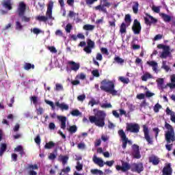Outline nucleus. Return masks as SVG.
Returning <instances> with one entry per match:
<instances>
[{"label":"nucleus","instance_id":"obj_28","mask_svg":"<svg viewBox=\"0 0 175 175\" xmlns=\"http://www.w3.org/2000/svg\"><path fill=\"white\" fill-rule=\"evenodd\" d=\"M142 81H147L148 79H152V75L148 72L145 73L141 77Z\"/></svg>","mask_w":175,"mask_h":175},{"label":"nucleus","instance_id":"obj_29","mask_svg":"<svg viewBox=\"0 0 175 175\" xmlns=\"http://www.w3.org/2000/svg\"><path fill=\"white\" fill-rule=\"evenodd\" d=\"M36 20L40 22L42 21L43 23H46L47 21L49 20V18L44 16H38L36 17Z\"/></svg>","mask_w":175,"mask_h":175},{"label":"nucleus","instance_id":"obj_5","mask_svg":"<svg viewBox=\"0 0 175 175\" xmlns=\"http://www.w3.org/2000/svg\"><path fill=\"white\" fill-rule=\"evenodd\" d=\"M125 23H122L120 27V33H126V27L131 25V23L132 22V19L131 18V15L129 14H126L124 17Z\"/></svg>","mask_w":175,"mask_h":175},{"label":"nucleus","instance_id":"obj_31","mask_svg":"<svg viewBox=\"0 0 175 175\" xmlns=\"http://www.w3.org/2000/svg\"><path fill=\"white\" fill-rule=\"evenodd\" d=\"M55 146V143H54L53 141H51L45 144L44 148H46V150H51V148Z\"/></svg>","mask_w":175,"mask_h":175},{"label":"nucleus","instance_id":"obj_7","mask_svg":"<svg viewBox=\"0 0 175 175\" xmlns=\"http://www.w3.org/2000/svg\"><path fill=\"white\" fill-rule=\"evenodd\" d=\"M142 128L145 140H146L148 144H152V143H154V141L152 140V137L150 135V130L148 129V126L146 124H144L142 126Z\"/></svg>","mask_w":175,"mask_h":175},{"label":"nucleus","instance_id":"obj_3","mask_svg":"<svg viewBox=\"0 0 175 175\" xmlns=\"http://www.w3.org/2000/svg\"><path fill=\"white\" fill-rule=\"evenodd\" d=\"M166 131H165V139L167 143H173L175 142V132L174 127L172 124L165 122L164 125Z\"/></svg>","mask_w":175,"mask_h":175},{"label":"nucleus","instance_id":"obj_33","mask_svg":"<svg viewBox=\"0 0 175 175\" xmlns=\"http://www.w3.org/2000/svg\"><path fill=\"white\" fill-rule=\"evenodd\" d=\"M114 62H116V64H120V65H122L124 62H125V60L120 57V56H116L114 57Z\"/></svg>","mask_w":175,"mask_h":175},{"label":"nucleus","instance_id":"obj_41","mask_svg":"<svg viewBox=\"0 0 175 175\" xmlns=\"http://www.w3.org/2000/svg\"><path fill=\"white\" fill-rule=\"evenodd\" d=\"M160 109H162V105H159V103H157L154 105L153 110H154V113H159Z\"/></svg>","mask_w":175,"mask_h":175},{"label":"nucleus","instance_id":"obj_50","mask_svg":"<svg viewBox=\"0 0 175 175\" xmlns=\"http://www.w3.org/2000/svg\"><path fill=\"white\" fill-rule=\"evenodd\" d=\"M161 68L164 69L165 72H169V70H170V68H169V66L166 65V62H163V65Z\"/></svg>","mask_w":175,"mask_h":175},{"label":"nucleus","instance_id":"obj_60","mask_svg":"<svg viewBox=\"0 0 175 175\" xmlns=\"http://www.w3.org/2000/svg\"><path fill=\"white\" fill-rule=\"evenodd\" d=\"M100 51L103 54H105V55H109V51L107 48H101Z\"/></svg>","mask_w":175,"mask_h":175},{"label":"nucleus","instance_id":"obj_6","mask_svg":"<svg viewBox=\"0 0 175 175\" xmlns=\"http://www.w3.org/2000/svg\"><path fill=\"white\" fill-rule=\"evenodd\" d=\"M126 131L131 133H139L140 126L137 123H126Z\"/></svg>","mask_w":175,"mask_h":175},{"label":"nucleus","instance_id":"obj_44","mask_svg":"<svg viewBox=\"0 0 175 175\" xmlns=\"http://www.w3.org/2000/svg\"><path fill=\"white\" fill-rule=\"evenodd\" d=\"M68 159H69V157L68 156H63L61 159L62 165H66V163H68Z\"/></svg>","mask_w":175,"mask_h":175},{"label":"nucleus","instance_id":"obj_37","mask_svg":"<svg viewBox=\"0 0 175 175\" xmlns=\"http://www.w3.org/2000/svg\"><path fill=\"white\" fill-rule=\"evenodd\" d=\"M70 172V167L68 166L66 168L62 170L59 175H65L66 173H69Z\"/></svg>","mask_w":175,"mask_h":175},{"label":"nucleus","instance_id":"obj_15","mask_svg":"<svg viewBox=\"0 0 175 175\" xmlns=\"http://www.w3.org/2000/svg\"><path fill=\"white\" fill-rule=\"evenodd\" d=\"M133 148V156L135 159H140L142 158V155L140 154V150H139V146L137 144H134L132 146Z\"/></svg>","mask_w":175,"mask_h":175},{"label":"nucleus","instance_id":"obj_20","mask_svg":"<svg viewBox=\"0 0 175 175\" xmlns=\"http://www.w3.org/2000/svg\"><path fill=\"white\" fill-rule=\"evenodd\" d=\"M68 65H71L70 69L71 70H74V72H77V70L80 69V64L76 63L73 61L68 62Z\"/></svg>","mask_w":175,"mask_h":175},{"label":"nucleus","instance_id":"obj_17","mask_svg":"<svg viewBox=\"0 0 175 175\" xmlns=\"http://www.w3.org/2000/svg\"><path fill=\"white\" fill-rule=\"evenodd\" d=\"M57 118L59 121L61 122L60 128L62 129H66V116H57Z\"/></svg>","mask_w":175,"mask_h":175},{"label":"nucleus","instance_id":"obj_2","mask_svg":"<svg viewBox=\"0 0 175 175\" xmlns=\"http://www.w3.org/2000/svg\"><path fill=\"white\" fill-rule=\"evenodd\" d=\"M101 86L100 87L102 91L105 92H109L113 96L118 95V92L114 90V82L113 81H109L107 79H104L100 82Z\"/></svg>","mask_w":175,"mask_h":175},{"label":"nucleus","instance_id":"obj_25","mask_svg":"<svg viewBox=\"0 0 175 175\" xmlns=\"http://www.w3.org/2000/svg\"><path fill=\"white\" fill-rule=\"evenodd\" d=\"M147 64L149 65V66H152V70H154V72H157V70H158V63H157V62H147Z\"/></svg>","mask_w":175,"mask_h":175},{"label":"nucleus","instance_id":"obj_27","mask_svg":"<svg viewBox=\"0 0 175 175\" xmlns=\"http://www.w3.org/2000/svg\"><path fill=\"white\" fill-rule=\"evenodd\" d=\"M25 70H29L30 69H35V65L31 63H25L23 66Z\"/></svg>","mask_w":175,"mask_h":175},{"label":"nucleus","instance_id":"obj_40","mask_svg":"<svg viewBox=\"0 0 175 175\" xmlns=\"http://www.w3.org/2000/svg\"><path fill=\"white\" fill-rule=\"evenodd\" d=\"M27 169L28 170H38V169H39V167H38L37 164H30L28 165Z\"/></svg>","mask_w":175,"mask_h":175},{"label":"nucleus","instance_id":"obj_21","mask_svg":"<svg viewBox=\"0 0 175 175\" xmlns=\"http://www.w3.org/2000/svg\"><path fill=\"white\" fill-rule=\"evenodd\" d=\"M170 55H172V53L170 52V46H168V49L167 48L161 53L160 58L166 59Z\"/></svg>","mask_w":175,"mask_h":175},{"label":"nucleus","instance_id":"obj_39","mask_svg":"<svg viewBox=\"0 0 175 175\" xmlns=\"http://www.w3.org/2000/svg\"><path fill=\"white\" fill-rule=\"evenodd\" d=\"M71 116H73V117H79V116H80L81 114V113H80V111H79V109H75V110H72L70 112Z\"/></svg>","mask_w":175,"mask_h":175},{"label":"nucleus","instance_id":"obj_57","mask_svg":"<svg viewBox=\"0 0 175 175\" xmlns=\"http://www.w3.org/2000/svg\"><path fill=\"white\" fill-rule=\"evenodd\" d=\"M56 36H61L62 38L64 37V33L60 29H57L55 31Z\"/></svg>","mask_w":175,"mask_h":175},{"label":"nucleus","instance_id":"obj_48","mask_svg":"<svg viewBox=\"0 0 175 175\" xmlns=\"http://www.w3.org/2000/svg\"><path fill=\"white\" fill-rule=\"evenodd\" d=\"M92 75L94 76V77H99L100 75L99 74V70H93L92 71Z\"/></svg>","mask_w":175,"mask_h":175},{"label":"nucleus","instance_id":"obj_43","mask_svg":"<svg viewBox=\"0 0 175 175\" xmlns=\"http://www.w3.org/2000/svg\"><path fill=\"white\" fill-rule=\"evenodd\" d=\"M95 2H98V0H85V3L88 6H92Z\"/></svg>","mask_w":175,"mask_h":175},{"label":"nucleus","instance_id":"obj_52","mask_svg":"<svg viewBox=\"0 0 175 175\" xmlns=\"http://www.w3.org/2000/svg\"><path fill=\"white\" fill-rule=\"evenodd\" d=\"M55 90L56 91H61L62 90H64V86H62V85L59 84V83H56L55 85Z\"/></svg>","mask_w":175,"mask_h":175},{"label":"nucleus","instance_id":"obj_38","mask_svg":"<svg viewBox=\"0 0 175 175\" xmlns=\"http://www.w3.org/2000/svg\"><path fill=\"white\" fill-rule=\"evenodd\" d=\"M15 27V29H16V31H21L23 29V25H21V23L18 21L16 22Z\"/></svg>","mask_w":175,"mask_h":175},{"label":"nucleus","instance_id":"obj_35","mask_svg":"<svg viewBox=\"0 0 175 175\" xmlns=\"http://www.w3.org/2000/svg\"><path fill=\"white\" fill-rule=\"evenodd\" d=\"M68 131L70 133H76L77 132V126L76 125L70 126Z\"/></svg>","mask_w":175,"mask_h":175},{"label":"nucleus","instance_id":"obj_45","mask_svg":"<svg viewBox=\"0 0 175 175\" xmlns=\"http://www.w3.org/2000/svg\"><path fill=\"white\" fill-rule=\"evenodd\" d=\"M22 21H24V23H29L31 21V17H28L27 16H21Z\"/></svg>","mask_w":175,"mask_h":175},{"label":"nucleus","instance_id":"obj_34","mask_svg":"<svg viewBox=\"0 0 175 175\" xmlns=\"http://www.w3.org/2000/svg\"><path fill=\"white\" fill-rule=\"evenodd\" d=\"M95 26L92 25H85L83 27V29L85 31H93L94 29Z\"/></svg>","mask_w":175,"mask_h":175},{"label":"nucleus","instance_id":"obj_55","mask_svg":"<svg viewBox=\"0 0 175 175\" xmlns=\"http://www.w3.org/2000/svg\"><path fill=\"white\" fill-rule=\"evenodd\" d=\"M157 47L159 49H163V50H166L167 49H169V46H166V45H164V44H159L157 45Z\"/></svg>","mask_w":175,"mask_h":175},{"label":"nucleus","instance_id":"obj_1","mask_svg":"<svg viewBox=\"0 0 175 175\" xmlns=\"http://www.w3.org/2000/svg\"><path fill=\"white\" fill-rule=\"evenodd\" d=\"M106 118V113L103 111H98L95 116H90L89 121L91 124H94L96 126L103 128L105 126V120Z\"/></svg>","mask_w":175,"mask_h":175},{"label":"nucleus","instance_id":"obj_19","mask_svg":"<svg viewBox=\"0 0 175 175\" xmlns=\"http://www.w3.org/2000/svg\"><path fill=\"white\" fill-rule=\"evenodd\" d=\"M149 162L150 163H152L154 166H157V165H159V162H161V160H159V158L155 155L151 156L149 157Z\"/></svg>","mask_w":175,"mask_h":175},{"label":"nucleus","instance_id":"obj_51","mask_svg":"<svg viewBox=\"0 0 175 175\" xmlns=\"http://www.w3.org/2000/svg\"><path fill=\"white\" fill-rule=\"evenodd\" d=\"M30 100H31L34 105H38V96H33L30 97Z\"/></svg>","mask_w":175,"mask_h":175},{"label":"nucleus","instance_id":"obj_62","mask_svg":"<svg viewBox=\"0 0 175 175\" xmlns=\"http://www.w3.org/2000/svg\"><path fill=\"white\" fill-rule=\"evenodd\" d=\"M49 128L51 131H54V129H55V124H54V122L49 123Z\"/></svg>","mask_w":175,"mask_h":175},{"label":"nucleus","instance_id":"obj_30","mask_svg":"<svg viewBox=\"0 0 175 175\" xmlns=\"http://www.w3.org/2000/svg\"><path fill=\"white\" fill-rule=\"evenodd\" d=\"M133 3L134 5H133V12L135 14H137V13H139V2L135 1Z\"/></svg>","mask_w":175,"mask_h":175},{"label":"nucleus","instance_id":"obj_56","mask_svg":"<svg viewBox=\"0 0 175 175\" xmlns=\"http://www.w3.org/2000/svg\"><path fill=\"white\" fill-rule=\"evenodd\" d=\"M27 5H25V3H24V2H21L19 3V10H25L26 9Z\"/></svg>","mask_w":175,"mask_h":175},{"label":"nucleus","instance_id":"obj_11","mask_svg":"<svg viewBox=\"0 0 175 175\" xmlns=\"http://www.w3.org/2000/svg\"><path fill=\"white\" fill-rule=\"evenodd\" d=\"M121 162L122 166L116 165V170H118V172H120V170H122L124 173H125V172H128V170H131V165L128 163V162H125L124 161H122Z\"/></svg>","mask_w":175,"mask_h":175},{"label":"nucleus","instance_id":"obj_24","mask_svg":"<svg viewBox=\"0 0 175 175\" xmlns=\"http://www.w3.org/2000/svg\"><path fill=\"white\" fill-rule=\"evenodd\" d=\"M161 17L165 23H170V21H172V19L173 18V17L165 13H161Z\"/></svg>","mask_w":175,"mask_h":175},{"label":"nucleus","instance_id":"obj_23","mask_svg":"<svg viewBox=\"0 0 175 175\" xmlns=\"http://www.w3.org/2000/svg\"><path fill=\"white\" fill-rule=\"evenodd\" d=\"M2 5L5 9H8V10H12L13 9L12 7V0H4L2 2Z\"/></svg>","mask_w":175,"mask_h":175},{"label":"nucleus","instance_id":"obj_8","mask_svg":"<svg viewBox=\"0 0 175 175\" xmlns=\"http://www.w3.org/2000/svg\"><path fill=\"white\" fill-rule=\"evenodd\" d=\"M131 29L135 35H139L142 32V25L137 19L134 20Z\"/></svg>","mask_w":175,"mask_h":175},{"label":"nucleus","instance_id":"obj_53","mask_svg":"<svg viewBox=\"0 0 175 175\" xmlns=\"http://www.w3.org/2000/svg\"><path fill=\"white\" fill-rule=\"evenodd\" d=\"M76 170L78 172H81L83 170V165L80 163V162H77V165L76 166Z\"/></svg>","mask_w":175,"mask_h":175},{"label":"nucleus","instance_id":"obj_42","mask_svg":"<svg viewBox=\"0 0 175 175\" xmlns=\"http://www.w3.org/2000/svg\"><path fill=\"white\" fill-rule=\"evenodd\" d=\"M119 80L124 83V84H128L129 83V78H125L124 77H120Z\"/></svg>","mask_w":175,"mask_h":175},{"label":"nucleus","instance_id":"obj_59","mask_svg":"<svg viewBox=\"0 0 175 175\" xmlns=\"http://www.w3.org/2000/svg\"><path fill=\"white\" fill-rule=\"evenodd\" d=\"M55 158H57V155L54 153H50L49 156V159H50L51 161H54V159H55Z\"/></svg>","mask_w":175,"mask_h":175},{"label":"nucleus","instance_id":"obj_32","mask_svg":"<svg viewBox=\"0 0 175 175\" xmlns=\"http://www.w3.org/2000/svg\"><path fill=\"white\" fill-rule=\"evenodd\" d=\"M90 173L93 175H103V172H102V170L98 169H92L90 170Z\"/></svg>","mask_w":175,"mask_h":175},{"label":"nucleus","instance_id":"obj_36","mask_svg":"<svg viewBox=\"0 0 175 175\" xmlns=\"http://www.w3.org/2000/svg\"><path fill=\"white\" fill-rule=\"evenodd\" d=\"M157 85L159 88H163L162 86L163 85V83H165V80L162 78H159L157 80Z\"/></svg>","mask_w":175,"mask_h":175},{"label":"nucleus","instance_id":"obj_12","mask_svg":"<svg viewBox=\"0 0 175 175\" xmlns=\"http://www.w3.org/2000/svg\"><path fill=\"white\" fill-rule=\"evenodd\" d=\"M145 17H144L145 24L146 25H151V24H156V23H158V20L157 18H153L152 16L146 14Z\"/></svg>","mask_w":175,"mask_h":175},{"label":"nucleus","instance_id":"obj_49","mask_svg":"<svg viewBox=\"0 0 175 175\" xmlns=\"http://www.w3.org/2000/svg\"><path fill=\"white\" fill-rule=\"evenodd\" d=\"M65 30L68 33H70V31H72V25L70 23L67 24Z\"/></svg>","mask_w":175,"mask_h":175},{"label":"nucleus","instance_id":"obj_54","mask_svg":"<svg viewBox=\"0 0 175 175\" xmlns=\"http://www.w3.org/2000/svg\"><path fill=\"white\" fill-rule=\"evenodd\" d=\"M104 165H107V166H109V167H111L113 165H114V160H111L109 161H106L104 163Z\"/></svg>","mask_w":175,"mask_h":175},{"label":"nucleus","instance_id":"obj_16","mask_svg":"<svg viewBox=\"0 0 175 175\" xmlns=\"http://www.w3.org/2000/svg\"><path fill=\"white\" fill-rule=\"evenodd\" d=\"M163 175H172L173 174V169L172 168V164L167 163L163 168Z\"/></svg>","mask_w":175,"mask_h":175},{"label":"nucleus","instance_id":"obj_63","mask_svg":"<svg viewBox=\"0 0 175 175\" xmlns=\"http://www.w3.org/2000/svg\"><path fill=\"white\" fill-rule=\"evenodd\" d=\"M48 50H49L51 53H57V49L54 46H48Z\"/></svg>","mask_w":175,"mask_h":175},{"label":"nucleus","instance_id":"obj_18","mask_svg":"<svg viewBox=\"0 0 175 175\" xmlns=\"http://www.w3.org/2000/svg\"><path fill=\"white\" fill-rule=\"evenodd\" d=\"M93 162L96 165H98L100 167H103L105 163H103V160L102 159L97 157L96 155L93 157Z\"/></svg>","mask_w":175,"mask_h":175},{"label":"nucleus","instance_id":"obj_4","mask_svg":"<svg viewBox=\"0 0 175 175\" xmlns=\"http://www.w3.org/2000/svg\"><path fill=\"white\" fill-rule=\"evenodd\" d=\"M118 133L122 140V148L125 150L126 148L127 144L132 146V141L129 140L128 137H126V134L124 131V130L120 129L118 131Z\"/></svg>","mask_w":175,"mask_h":175},{"label":"nucleus","instance_id":"obj_47","mask_svg":"<svg viewBox=\"0 0 175 175\" xmlns=\"http://www.w3.org/2000/svg\"><path fill=\"white\" fill-rule=\"evenodd\" d=\"M45 103H46V105H49V106H51V107H52L53 110L55 109V105H54V103L53 101L46 100Z\"/></svg>","mask_w":175,"mask_h":175},{"label":"nucleus","instance_id":"obj_61","mask_svg":"<svg viewBox=\"0 0 175 175\" xmlns=\"http://www.w3.org/2000/svg\"><path fill=\"white\" fill-rule=\"evenodd\" d=\"M89 105H91L92 107H94V106H95V105H98V103L96 102V100H95V99L92 98L89 102Z\"/></svg>","mask_w":175,"mask_h":175},{"label":"nucleus","instance_id":"obj_58","mask_svg":"<svg viewBox=\"0 0 175 175\" xmlns=\"http://www.w3.org/2000/svg\"><path fill=\"white\" fill-rule=\"evenodd\" d=\"M77 79H79L80 80H84L85 79V75L84 73L81 72L79 75L77 76Z\"/></svg>","mask_w":175,"mask_h":175},{"label":"nucleus","instance_id":"obj_26","mask_svg":"<svg viewBox=\"0 0 175 175\" xmlns=\"http://www.w3.org/2000/svg\"><path fill=\"white\" fill-rule=\"evenodd\" d=\"M8 148V145L6 144H0V157H2Z\"/></svg>","mask_w":175,"mask_h":175},{"label":"nucleus","instance_id":"obj_22","mask_svg":"<svg viewBox=\"0 0 175 175\" xmlns=\"http://www.w3.org/2000/svg\"><path fill=\"white\" fill-rule=\"evenodd\" d=\"M55 105L57 106V107H59L62 111H64V110H69V105L65 104L64 103H59V101H57L55 103Z\"/></svg>","mask_w":175,"mask_h":175},{"label":"nucleus","instance_id":"obj_9","mask_svg":"<svg viewBox=\"0 0 175 175\" xmlns=\"http://www.w3.org/2000/svg\"><path fill=\"white\" fill-rule=\"evenodd\" d=\"M92 49H95V42L91 39H89L87 41V46L83 49V51L87 54H91L92 53Z\"/></svg>","mask_w":175,"mask_h":175},{"label":"nucleus","instance_id":"obj_13","mask_svg":"<svg viewBox=\"0 0 175 175\" xmlns=\"http://www.w3.org/2000/svg\"><path fill=\"white\" fill-rule=\"evenodd\" d=\"M144 170V167L142 163H133L131 165V172H136L137 173H142Z\"/></svg>","mask_w":175,"mask_h":175},{"label":"nucleus","instance_id":"obj_10","mask_svg":"<svg viewBox=\"0 0 175 175\" xmlns=\"http://www.w3.org/2000/svg\"><path fill=\"white\" fill-rule=\"evenodd\" d=\"M103 2H105L104 4L98 5L94 7V9L95 10H101V12H103V13H107L106 8H110V6H111V3L107 1V0H103Z\"/></svg>","mask_w":175,"mask_h":175},{"label":"nucleus","instance_id":"obj_14","mask_svg":"<svg viewBox=\"0 0 175 175\" xmlns=\"http://www.w3.org/2000/svg\"><path fill=\"white\" fill-rule=\"evenodd\" d=\"M54 6V2L49 1L47 5V10L46 12V17L48 18V20H51L53 18V8Z\"/></svg>","mask_w":175,"mask_h":175},{"label":"nucleus","instance_id":"obj_64","mask_svg":"<svg viewBox=\"0 0 175 175\" xmlns=\"http://www.w3.org/2000/svg\"><path fill=\"white\" fill-rule=\"evenodd\" d=\"M25 14V10H20L18 9V16L19 17H23Z\"/></svg>","mask_w":175,"mask_h":175},{"label":"nucleus","instance_id":"obj_46","mask_svg":"<svg viewBox=\"0 0 175 175\" xmlns=\"http://www.w3.org/2000/svg\"><path fill=\"white\" fill-rule=\"evenodd\" d=\"M100 106L103 109H111V107H113L111 103H104L102 104Z\"/></svg>","mask_w":175,"mask_h":175}]
</instances>
